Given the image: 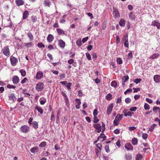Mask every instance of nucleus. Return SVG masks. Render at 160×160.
<instances>
[{
  "instance_id": "obj_39",
  "label": "nucleus",
  "mask_w": 160,
  "mask_h": 160,
  "mask_svg": "<svg viewBox=\"0 0 160 160\" xmlns=\"http://www.w3.org/2000/svg\"><path fill=\"white\" fill-rule=\"evenodd\" d=\"M157 125L156 124H153L149 128V131H152L154 129V128Z\"/></svg>"
},
{
  "instance_id": "obj_32",
  "label": "nucleus",
  "mask_w": 160,
  "mask_h": 160,
  "mask_svg": "<svg viewBox=\"0 0 160 160\" xmlns=\"http://www.w3.org/2000/svg\"><path fill=\"white\" fill-rule=\"evenodd\" d=\"M113 10H114L113 13L115 14V16L116 17H118L119 15V12L114 7L113 8Z\"/></svg>"
},
{
  "instance_id": "obj_26",
  "label": "nucleus",
  "mask_w": 160,
  "mask_h": 160,
  "mask_svg": "<svg viewBox=\"0 0 160 160\" xmlns=\"http://www.w3.org/2000/svg\"><path fill=\"white\" fill-rule=\"evenodd\" d=\"M27 35L30 39V41H32L33 40V36L31 32H29L27 33Z\"/></svg>"
},
{
  "instance_id": "obj_35",
  "label": "nucleus",
  "mask_w": 160,
  "mask_h": 160,
  "mask_svg": "<svg viewBox=\"0 0 160 160\" xmlns=\"http://www.w3.org/2000/svg\"><path fill=\"white\" fill-rule=\"evenodd\" d=\"M111 85L112 86L116 88L117 86V83L115 81H112L111 83Z\"/></svg>"
},
{
  "instance_id": "obj_29",
  "label": "nucleus",
  "mask_w": 160,
  "mask_h": 160,
  "mask_svg": "<svg viewBox=\"0 0 160 160\" xmlns=\"http://www.w3.org/2000/svg\"><path fill=\"white\" fill-rule=\"evenodd\" d=\"M159 54L158 53H154L152 55V56H150L149 57V58L152 59H154L155 58H157L159 56Z\"/></svg>"
},
{
  "instance_id": "obj_2",
  "label": "nucleus",
  "mask_w": 160,
  "mask_h": 160,
  "mask_svg": "<svg viewBox=\"0 0 160 160\" xmlns=\"http://www.w3.org/2000/svg\"><path fill=\"white\" fill-rule=\"evenodd\" d=\"M43 86L44 84L42 82H38L36 85V89L38 92H41L43 89Z\"/></svg>"
},
{
  "instance_id": "obj_33",
  "label": "nucleus",
  "mask_w": 160,
  "mask_h": 160,
  "mask_svg": "<svg viewBox=\"0 0 160 160\" xmlns=\"http://www.w3.org/2000/svg\"><path fill=\"white\" fill-rule=\"evenodd\" d=\"M44 3L45 6L50 7V5L51 4V2L48 0H45Z\"/></svg>"
},
{
  "instance_id": "obj_51",
  "label": "nucleus",
  "mask_w": 160,
  "mask_h": 160,
  "mask_svg": "<svg viewBox=\"0 0 160 160\" xmlns=\"http://www.w3.org/2000/svg\"><path fill=\"white\" fill-rule=\"evenodd\" d=\"M77 45L79 47H80L82 45V42L81 40H78L76 41Z\"/></svg>"
},
{
  "instance_id": "obj_57",
  "label": "nucleus",
  "mask_w": 160,
  "mask_h": 160,
  "mask_svg": "<svg viewBox=\"0 0 160 160\" xmlns=\"http://www.w3.org/2000/svg\"><path fill=\"white\" fill-rule=\"evenodd\" d=\"M86 56L88 60H91V57L89 53H86Z\"/></svg>"
},
{
  "instance_id": "obj_27",
  "label": "nucleus",
  "mask_w": 160,
  "mask_h": 160,
  "mask_svg": "<svg viewBox=\"0 0 160 160\" xmlns=\"http://www.w3.org/2000/svg\"><path fill=\"white\" fill-rule=\"evenodd\" d=\"M138 142L137 139L136 138H133L132 140V142L133 145H136L137 144Z\"/></svg>"
},
{
  "instance_id": "obj_5",
  "label": "nucleus",
  "mask_w": 160,
  "mask_h": 160,
  "mask_svg": "<svg viewBox=\"0 0 160 160\" xmlns=\"http://www.w3.org/2000/svg\"><path fill=\"white\" fill-rule=\"evenodd\" d=\"M93 127L96 129H98V133H100L101 131V127L100 124L98 123L94 124Z\"/></svg>"
},
{
  "instance_id": "obj_21",
  "label": "nucleus",
  "mask_w": 160,
  "mask_h": 160,
  "mask_svg": "<svg viewBox=\"0 0 160 160\" xmlns=\"http://www.w3.org/2000/svg\"><path fill=\"white\" fill-rule=\"evenodd\" d=\"M35 109H36L41 114H42L43 113V110L40 107L36 106L35 107Z\"/></svg>"
},
{
  "instance_id": "obj_22",
  "label": "nucleus",
  "mask_w": 160,
  "mask_h": 160,
  "mask_svg": "<svg viewBox=\"0 0 160 160\" xmlns=\"http://www.w3.org/2000/svg\"><path fill=\"white\" fill-rule=\"evenodd\" d=\"M37 20V18L34 16H33L31 17V21L33 23L36 22Z\"/></svg>"
},
{
  "instance_id": "obj_64",
  "label": "nucleus",
  "mask_w": 160,
  "mask_h": 160,
  "mask_svg": "<svg viewBox=\"0 0 160 160\" xmlns=\"http://www.w3.org/2000/svg\"><path fill=\"white\" fill-rule=\"evenodd\" d=\"M99 121V119L96 116H94V122H97Z\"/></svg>"
},
{
  "instance_id": "obj_54",
  "label": "nucleus",
  "mask_w": 160,
  "mask_h": 160,
  "mask_svg": "<svg viewBox=\"0 0 160 160\" xmlns=\"http://www.w3.org/2000/svg\"><path fill=\"white\" fill-rule=\"evenodd\" d=\"M119 122V121L116 119H115L113 121V123L115 125H118Z\"/></svg>"
},
{
  "instance_id": "obj_8",
  "label": "nucleus",
  "mask_w": 160,
  "mask_h": 160,
  "mask_svg": "<svg viewBox=\"0 0 160 160\" xmlns=\"http://www.w3.org/2000/svg\"><path fill=\"white\" fill-rule=\"evenodd\" d=\"M125 148L128 150H132L133 149V147L130 143H126L125 145Z\"/></svg>"
},
{
  "instance_id": "obj_4",
  "label": "nucleus",
  "mask_w": 160,
  "mask_h": 160,
  "mask_svg": "<svg viewBox=\"0 0 160 160\" xmlns=\"http://www.w3.org/2000/svg\"><path fill=\"white\" fill-rule=\"evenodd\" d=\"M10 60L12 65L13 66H15L18 62L17 59L13 56H11L10 57Z\"/></svg>"
},
{
  "instance_id": "obj_55",
  "label": "nucleus",
  "mask_w": 160,
  "mask_h": 160,
  "mask_svg": "<svg viewBox=\"0 0 160 160\" xmlns=\"http://www.w3.org/2000/svg\"><path fill=\"white\" fill-rule=\"evenodd\" d=\"M133 89L134 90L133 91L134 93L137 92H138L140 90V89L139 88H133Z\"/></svg>"
},
{
  "instance_id": "obj_56",
  "label": "nucleus",
  "mask_w": 160,
  "mask_h": 160,
  "mask_svg": "<svg viewBox=\"0 0 160 160\" xmlns=\"http://www.w3.org/2000/svg\"><path fill=\"white\" fill-rule=\"evenodd\" d=\"M142 137L143 139H146L148 137V135L146 133H143L142 135Z\"/></svg>"
},
{
  "instance_id": "obj_15",
  "label": "nucleus",
  "mask_w": 160,
  "mask_h": 160,
  "mask_svg": "<svg viewBox=\"0 0 160 160\" xmlns=\"http://www.w3.org/2000/svg\"><path fill=\"white\" fill-rule=\"evenodd\" d=\"M9 98L10 100H12L13 102H15L16 99L14 94L13 93H11L9 95Z\"/></svg>"
},
{
  "instance_id": "obj_3",
  "label": "nucleus",
  "mask_w": 160,
  "mask_h": 160,
  "mask_svg": "<svg viewBox=\"0 0 160 160\" xmlns=\"http://www.w3.org/2000/svg\"><path fill=\"white\" fill-rule=\"evenodd\" d=\"M20 131L23 133H28L29 130V128L27 125H24L20 128Z\"/></svg>"
},
{
  "instance_id": "obj_50",
  "label": "nucleus",
  "mask_w": 160,
  "mask_h": 160,
  "mask_svg": "<svg viewBox=\"0 0 160 160\" xmlns=\"http://www.w3.org/2000/svg\"><path fill=\"white\" fill-rule=\"evenodd\" d=\"M65 102L66 103V104L68 107L69 106V100L67 97H66L65 98Z\"/></svg>"
},
{
  "instance_id": "obj_49",
  "label": "nucleus",
  "mask_w": 160,
  "mask_h": 160,
  "mask_svg": "<svg viewBox=\"0 0 160 160\" xmlns=\"http://www.w3.org/2000/svg\"><path fill=\"white\" fill-rule=\"evenodd\" d=\"M141 80L142 79L140 78H137L134 80V82L136 84H138L141 81Z\"/></svg>"
},
{
  "instance_id": "obj_12",
  "label": "nucleus",
  "mask_w": 160,
  "mask_h": 160,
  "mask_svg": "<svg viewBox=\"0 0 160 160\" xmlns=\"http://www.w3.org/2000/svg\"><path fill=\"white\" fill-rule=\"evenodd\" d=\"M153 79L154 81L157 83L160 82V76L158 75H155Z\"/></svg>"
},
{
  "instance_id": "obj_48",
  "label": "nucleus",
  "mask_w": 160,
  "mask_h": 160,
  "mask_svg": "<svg viewBox=\"0 0 160 160\" xmlns=\"http://www.w3.org/2000/svg\"><path fill=\"white\" fill-rule=\"evenodd\" d=\"M7 87L8 88H13V89H14L16 88V86H14V85H11L10 84H8L7 85Z\"/></svg>"
},
{
  "instance_id": "obj_38",
  "label": "nucleus",
  "mask_w": 160,
  "mask_h": 160,
  "mask_svg": "<svg viewBox=\"0 0 160 160\" xmlns=\"http://www.w3.org/2000/svg\"><path fill=\"white\" fill-rule=\"evenodd\" d=\"M126 159L127 160H131L132 159V155L129 154L126 155Z\"/></svg>"
},
{
  "instance_id": "obj_59",
  "label": "nucleus",
  "mask_w": 160,
  "mask_h": 160,
  "mask_svg": "<svg viewBox=\"0 0 160 160\" xmlns=\"http://www.w3.org/2000/svg\"><path fill=\"white\" fill-rule=\"evenodd\" d=\"M120 40L118 36L117 35L116 36V43L117 44H118L120 42Z\"/></svg>"
},
{
  "instance_id": "obj_63",
  "label": "nucleus",
  "mask_w": 160,
  "mask_h": 160,
  "mask_svg": "<svg viewBox=\"0 0 160 160\" xmlns=\"http://www.w3.org/2000/svg\"><path fill=\"white\" fill-rule=\"evenodd\" d=\"M28 79L26 78H23V79L21 81V83L22 84H23L24 83H25L27 81V80Z\"/></svg>"
},
{
  "instance_id": "obj_17",
  "label": "nucleus",
  "mask_w": 160,
  "mask_h": 160,
  "mask_svg": "<svg viewBox=\"0 0 160 160\" xmlns=\"http://www.w3.org/2000/svg\"><path fill=\"white\" fill-rule=\"evenodd\" d=\"M143 158L142 155V154L138 153L136 155L135 157L136 160H141Z\"/></svg>"
},
{
  "instance_id": "obj_41",
  "label": "nucleus",
  "mask_w": 160,
  "mask_h": 160,
  "mask_svg": "<svg viewBox=\"0 0 160 160\" xmlns=\"http://www.w3.org/2000/svg\"><path fill=\"white\" fill-rule=\"evenodd\" d=\"M37 46L38 47L40 48H44L45 47V45L42 42L38 43Z\"/></svg>"
},
{
  "instance_id": "obj_25",
  "label": "nucleus",
  "mask_w": 160,
  "mask_h": 160,
  "mask_svg": "<svg viewBox=\"0 0 160 160\" xmlns=\"http://www.w3.org/2000/svg\"><path fill=\"white\" fill-rule=\"evenodd\" d=\"M129 17L131 20L134 19L135 16L134 14L132 12L129 14Z\"/></svg>"
},
{
  "instance_id": "obj_58",
  "label": "nucleus",
  "mask_w": 160,
  "mask_h": 160,
  "mask_svg": "<svg viewBox=\"0 0 160 160\" xmlns=\"http://www.w3.org/2000/svg\"><path fill=\"white\" fill-rule=\"evenodd\" d=\"M125 101L127 103H129L131 102V100L130 98H126Z\"/></svg>"
},
{
  "instance_id": "obj_11",
  "label": "nucleus",
  "mask_w": 160,
  "mask_h": 160,
  "mask_svg": "<svg viewBox=\"0 0 160 160\" xmlns=\"http://www.w3.org/2000/svg\"><path fill=\"white\" fill-rule=\"evenodd\" d=\"M57 31L59 35H66L65 32L62 29L58 28L57 29Z\"/></svg>"
},
{
  "instance_id": "obj_14",
  "label": "nucleus",
  "mask_w": 160,
  "mask_h": 160,
  "mask_svg": "<svg viewBox=\"0 0 160 160\" xmlns=\"http://www.w3.org/2000/svg\"><path fill=\"white\" fill-rule=\"evenodd\" d=\"M54 38L52 34H49L47 37V40L48 42H50L53 40Z\"/></svg>"
},
{
  "instance_id": "obj_60",
  "label": "nucleus",
  "mask_w": 160,
  "mask_h": 160,
  "mask_svg": "<svg viewBox=\"0 0 160 160\" xmlns=\"http://www.w3.org/2000/svg\"><path fill=\"white\" fill-rule=\"evenodd\" d=\"M98 110L97 109H95L93 111V115L94 116H96L98 115Z\"/></svg>"
},
{
  "instance_id": "obj_45",
  "label": "nucleus",
  "mask_w": 160,
  "mask_h": 160,
  "mask_svg": "<svg viewBox=\"0 0 160 160\" xmlns=\"http://www.w3.org/2000/svg\"><path fill=\"white\" fill-rule=\"evenodd\" d=\"M105 149L106 152L109 153L110 152L109 146L108 145H106L105 147Z\"/></svg>"
},
{
  "instance_id": "obj_43",
  "label": "nucleus",
  "mask_w": 160,
  "mask_h": 160,
  "mask_svg": "<svg viewBox=\"0 0 160 160\" xmlns=\"http://www.w3.org/2000/svg\"><path fill=\"white\" fill-rule=\"evenodd\" d=\"M160 108L158 107L154 106L153 108V111L156 113L157 112V111L158 110H159Z\"/></svg>"
},
{
  "instance_id": "obj_36",
  "label": "nucleus",
  "mask_w": 160,
  "mask_h": 160,
  "mask_svg": "<svg viewBox=\"0 0 160 160\" xmlns=\"http://www.w3.org/2000/svg\"><path fill=\"white\" fill-rule=\"evenodd\" d=\"M24 45L27 48H29L33 45V43L31 42L24 43Z\"/></svg>"
},
{
  "instance_id": "obj_34",
  "label": "nucleus",
  "mask_w": 160,
  "mask_h": 160,
  "mask_svg": "<svg viewBox=\"0 0 160 160\" xmlns=\"http://www.w3.org/2000/svg\"><path fill=\"white\" fill-rule=\"evenodd\" d=\"M117 62L119 64H121L122 63V61L121 58H117Z\"/></svg>"
},
{
  "instance_id": "obj_62",
  "label": "nucleus",
  "mask_w": 160,
  "mask_h": 160,
  "mask_svg": "<svg viewBox=\"0 0 160 160\" xmlns=\"http://www.w3.org/2000/svg\"><path fill=\"white\" fill-rule=\"evenodd\" d=\"M137 108L136 107H133L131 108L129 110L131 111H135L137 109Z\"/></svg>"
},
{
  "instance_id": "obj_46",
  "label": "nucleus",
  "mask_w": 160,
  "mask_h": 160,
  "mask_svg": "<svg viewBox=\"0 0 160 160\" xmlns=\"http://www.w3.org/2000/svg\"><path fill=\"white\" fill-rule=\"evenodd\" d=\"M46 145V142H43L40 143L39 145V146L41 148H43Z\"/></svg>"
},
{
  "instance_id": "obj_6",
  "label": "nucleus",
  "mask_w": 160,
  "mask_h": 160,
  "mask_svg": "<svg viewBox=\"0 0 160 160\" xmlns=\"http://www.w3.org/2000/svg\"><path fill=\"white\" fill-rule=\"evenodd\" d=\"M12 81L14 84H17L19 81V78L17 76H14L12 78Z\"/></svg>"
},
{
  "instance_id": "obj_30",
  "label": "nucleus",
  "mask_w": 160,
  "mask_h": 160,
  "mask_svg": "<svg viewBox=\"0 0 160 160\" xmlns=\"http://www.w3.org/2000/svg\"><path fill=\"white\" fill-rule=\"evenodd\" d=\"M128 40V35L126 34L124 35L122 37V41L126 42V41H127Z\"/></svg>"
},
{
  "instance_id": "obj_31",
  "label": "nucleus",
  "mask_w": 160,
  "mask_h": 160,
  "mask_svg": "<svg viewBox=\"0 0 160 160\" xmlns=\"http://www.w3.org/2000/svg\"><path fill=\"white\" fill-rule=\"evenodd\" d=\"M112 95L111 94H108L106 97V99L108 100H111L112 98Z\"/></svg>"
},
{
  "instance_id": "obj_18",
  "label": "nucleus",
  "mask_w": 160,
  "mask_h": 160,
  "mask_svg": "<svg viewBox=\"0 0 160 160\" xmlns=\"http://www.w3.org/2000/svg\"><path fill=\"white\" fill-rule=\"evenodd\" d=\"M30 151L32 153L37 152L38 151V148L37 147H34L31 148Z\"/></svg>"
},
{
  "instance_id": "obj_40",
  "label": "nucleus",
  "mask_w": 160,
  "mask_h": 160,
  "mask_svg": "<svg viewBox=\"0 0 160 160\" xmlns=\"http://www.w3.org/2000/svg\"><path fill=\"white\" fill-rule=\"evenodd\" d=\"M132 114H133L134 113L133 112H132L130 111H128V112H127L126 113H125L124 115L125 117H127L128 116L131 117L132 116Z\"/></svg>"
},
{
  "instance_id": "obj_23",
  "label": "nucleus",
  "mask_w": 160,
  "mask_h": 160,
  "mask_svg": "<svg viewBox=\"0 0 160 160\" xmlns=\"http://www.w3.org/2000/svg\"><path fill=\"white\" fill-rule=\"evenodd\" d=\"M123 116V114L120 115L119 114H118L117 116L115 118V119L120 121L121 119L122 118Z\"/></svg>"
},
{
  "instance_id": "obj_9",
  "label": "nucleus",
  "mask_w": 160,
  "mask_h": 160,
  "mask_svg": "<svg viewBox=\"0 0 160 160\" xmlns=\"http://www.w3.org/2000/svg\"><path fill=\"white\" fill-rule=\"evenodd\" d=\"M113 107V104L112 103L108 107L107 110V113L109 115L112 111Z\"/></svg>"
},
{
  "instance_id": "obj_44",
  "label": "nucleus",
  "mask_w": 160,
  "mask_h": 160,
  "mask_svg": "<svg viewBox=\"0 0 160 160\" xmlns=\"http://www.w3.org/2000/svg\"><path fill=\"white\" fill-rule=\"evenodd\" d=\"M144 108L145 110H148L150 108V106L148 104L145 103L144 105Z\"/></svg>"
},
{
  "instance_id": "obj_53",
  "label": "nucleus",
  "mask_w": 160,
  "mask_h": 160,
  "mask_svg": "<svg viewBox=\"0 0 160 160\" xmlns=\"http://www.w3.org/2000/svg\"><path fill=\"white\" fill-rule=\"evenodd\" d=\"M67 120H68V117H67V116H65L63 119V120H62V123H65L67 121Z\"/></svg>"
},
{
  "instance_id": "obj_20",
  "label": "nucleus",
  "mask_w": 160,
  "mask_h": 160,
  "mask_svg": "<svg viewBox=\"0 0 160 160\" xmlns=\"http://www.w3.org/2000/svg\"><path fill=\"white\" fill-rule=\"evenodd\" d=\"M119 24L121 27L124 26L125 24V20L123 18L121 19L119 22Z\"/></svg>"
},
{
  "instance_id": "obj_10",
  "label": "nucleus",
  "mask_w": 160,
  "mask_h": 160,
  "mask_svg": "<svg viewBox=\"0 0 160 160\" xmlns=\"http://www.w3.org/2000/svg\"><path fill=\"white\" fill-rule=\"evenodd\" d=\"M151 25L154 26H156L158 29H159L160 28V23L154 20L152 22Z\"/></svg>"
},
{
  "instance_id": "obj_19",
  "label": "nucleus",
  "mask_w": 160,
  "mask_h": 160,
  "mask_svg": "<svg viewBox=\"0 0 160 160\" xmlns=\"http://www.w3.org/2000/svg\"><path fill=\"white\" fill-rule=\"evenodd\" d=\"M28 15V12L27 11H25L23 13V19H26Z\"/></svg>"
},
{
  "instance_id": "obj_52",
  "label": "nucleus",
  "mask_w": 160,
  "mask_h": 160,
  "mask_svg": "<svg viewBox=\"0 0 160 160\" xmlns=\"http://www.w3.org/2000/svg\"><path fill=\"white\" fill-rule=\"evenodd\" d=\"M71 83L69 82L66 85V87L68 88V89L69 90H70L71 89L70 86H71Z\"/></svg>"
},
{
  "instance_id": "obj_1",
  "label": "nucleus",
  "mask_w": 160,
  "mask_h": 160,
  "mask_svg": "<svg viewBox=\"0 0 160 160\" xmlns=\"http://www.w3.org/2000/svg\"><path fill=\"white\" fill-rule=\"evenodd\" d=\"M2 52L6 56H9L10 55L9 49L8 46H5L3 48Z\"/></svg>"
},
{
  "instance_id": "obj_24",
  "label": "nucleus",
  "mask_w": 160,
  "mask_h": 160,
  "mask_svg": "<svg viewBox=\"0 0 160 160\" xmlns=\"http://www.w3.org/2000/svg\"><path fill=\"white\" fill-rule=\"evenodd\" d=\"M106 137V136L104 134L102 133H101L100 135L98 137V140H100V138H103V140L102 141H103L104 140H105V138Z\"/></svg>"
},
{
  "instance_id": "obj_28",
  "label": "nucleus",
  "mask_w": 160,
  "mask_h": 160,
  "mask_svg": "<svg viewBox=\"0 0 160 160\" xmlns=\"http://www.w3.org/2000/svg\"><path fill=\"white\" fill-rule=\"evenodd\" d=\"M32 127L35 129L38 128V123L36 121H34L32 123Z\"/></svg>"
},
{
  "instance_id": "obj_7",
  "label": "nucleus",
  "mask_w": 160,
  "mask_h": 160,
  "mask_svg": "<svg viewBox=\"0 0 160 160\" xmlns=\"http://www.w3.org/2000/svg\"><path fill=\"white\" fill-rule=\"evenodd\" d=\"M43 76V73L41 71L38 72L36 74V78L37 79H40L42 78Z\"/></svg>"
},
{
  "instance_id": "obj_61",
  "label": "nucleus",
  "mask_w": 160,
  "mask_h": 160,
  "mask_svg": "<svg viewBox=\"0 0 160 160\" xmlns=\"http://www.w3.org/2000/svg\"><path fill=\"white\" fill-rule=\"evenodd\" d=\"M46 102V99L45 98H44L43 100L40 101V103L41 105H43Z\"/></svg>"
},
{
  "instance_id": "obj_42",
  "label": "nucleus",
  "mask_w": 160,
  "mask_h": 160,
  "mask_svg": "<svg viewBox=\"0 0 160 160\" xmlns=\"http://www.w3.org/2000/svg\"><path fill=\"white\" fill-rule=\"evenodd\" d=\"M128 79L129 77L128 76H124L122 78V79L124 81L123 82H126Z\"/></svg>"
},
{
  "instance_id": "obj_37",
  "label": "nucleus",
  "mask_w": 160,
  "mask_h": 160,
  "mask_svg": "<svg viewBox=\"0 0 160 160\" xmlns=\"http://www.w3.org/2000/svg\"><path fill=\"white\" fill-rule=\"evenodd\" d=\"M20 72L21 75L23 77L25 76L26 75V72L25 70L23 69H21L20 70Z\"/></svg>"
},
{
  "instance_id": "obj_47",
  "label": "nucleus",
  "mask_w": 160,
  "mask_h": 160,
  "mask_svg": "<svg viewBox=\"0 0 160 160\" xmlns=\"http://www.w3.org/2000/svg\"><path fill=\"white\" fill-rule=\"evenodd\" d=\"M127 56L129 59H132V58L133 56L132 51H130V52L128 54Z\"/></svg>"
},
{
  "instance_id": "obj_13",
  "label": "nucleus",
  "mask_w": 160,
  "mask_h": 160,
  "mask_svg": "<svg viewBox=\"0 0 160 160\" xmlns=\"http://www.w3.org/2000/svg\"><path fill=\"white\" fill-rule=\"evenodd\" d=\"M65 42L62 40L60 39L58 41V44L60 47L63 48L65 46Z\"/></svg>"
},
{
  "instance_id": "obj_16",
  "label": "nucleus",
  "mask_w": 160,
  "mask_h": 160,
  "mask_svg": "<svg viewBox=\"0 0 160 160\" xmlns=\"http://www.w3.org/2000/svg\"><path fill=\"white\" fill-rule=\"evenodd\" d=\"M15 2L16 5L18 6L23 5L24 4V2L22 0H16Z\"/></svg>"
}]
</instances>
